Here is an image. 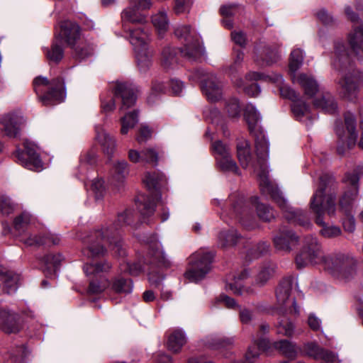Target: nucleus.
<instances>
[{
	"label": "nucleus",
	"instance_id": "obj_27",
	"mask_svg": "<svg viewBox=\"0 0 363 363\" xmlns=\"http://www.w3.org/2000/svg\"><path fill=\"white\" fill-rule=\"evenodd\" d=\"M63 259L62 255L60 253L56 255L48 254L44 256L42 262L44 264L43 272L45 274L50 277H55Z\"/></svg>",
	"mask_w": 363,
	"mask_h": 363
},
{
	"label": "nucleus",
	"instance_id": "obj_57",
	"mask_svg": "<svg viewBox=\"0 0 363 363\" xmlns=\"http://www.w3.org/2000/svg\"><path fill=\"white\" fill-rule=\"evenodd\" d=\"M212 148L216 157L218 158L227 157L230 155V151L228 145L223 144L221 141L218 140L213 143Z\"/></svg>",
	"mask_w": 363,
	"mask_h": 363
},
{
	"label": "nucleus",
	"instance_id": "obj_45",
	"mask_svg": "<svg viewBox=\"0 0 363 363\" xmlns=\"http://www.w3.org/2000/svg\"><path fill=\"white\" fill-rule=\"evenodd\" d=\"M233 337H224L218 335H211L206 337V344L212 349H220L233 344Z\"/></svg>",
	"mask_w": 363,
	"mask_h": 363
},
{
	"label": "nucleus",
	"instance_id": "obj_21",
	"mask_svg": "<svg viewBox=\"0 0 363 363\" xmlns=\"http://www.w3.org/2000/svg\"><path fill=\"white\" fill-rule=\"evenodd\" d=\"M21 118L16 114L7 113L0 121L1 128L9 138H16L20 133Z\"/></svg>",
	"mask_w": 363,
	"mask_h": 363
},
{
	"label": "nucleus",
	"instance_id": "obj_63",
	"mask_svg": "<svg viewBox=\"0 0 363 363\" xmlns=\"http://www.w3.org/2000/svg\"><path fill=\"white\" fill-rule=\"evenodd\" d=\"M315 15L317 18L324 25L331 26L334 23L333 16L325 9H319Z\"/></svg>",
	"mask_w": 363,
	"mask_h": 363
},
{
	"label": "nucleus",
	"instance_id": "obj_46",
	"mask_svg": "<svg viewBox=\"0 0 363 363\" xmlns=\"http://www.w3.org/2000/svg\"><path fill=\"white\" fill-rule=\"evenodd\" d=\"M216 162L221 171L240 174L238 167L235 161L231 157V155L227 157L218 158Z\"/></svg>",
	"mask_w": 363,
	"mask_h": 363
},
{
	"label": "nucleus",
	"instance_id": "obj_23",
	"mask_svg": "<svg viewBox=\"0 0 363 363\" xmlns=\"http://www.w3.org/2000/svg\"><path fill=\"white\" fill-rule=\"evenodd\" d=\"M0 329L7 333H16L20 330L18 315L5 310L0 311Z\"/></svg>",
	"mask_w": 363,
	"mask_h": 363
},
{
	"label": "nucleus",
	"instance_id": "obj_38",
	"mask_svg": "<svg viewBox=\"0 0 363 363\" xmlns=\"http://www.w3.org/2000/svg\"><path fill=\"white\" fill-rule=\"evenodd\" d=\"M275 272V265L271 263H267L262 265L255 279V285L257 286H264L267 281L272 277Z\"/></svg>",
	"mask_w": 363,
	"mask_h": 363
},
{
	"label": "nucleus",
	"instance_id": "obj_2",
	"mask_svg": "<svg viewBox=\"0 0 363 363\" xmlns=\"http://www.w3.org/2000/svg\"><path fill=\"white\" fill-rule=\"evenodd\" d=\"M133 217V211L126 210L118 213L114 222L108 224L100 230L92 233L86 241V247L83 250V254L92 258L103 257L106 252L104 243L107 242L116 255L124 256L125 251L120 239V230L123 227L131 225Z\"/></svg>",
	"mask_w": 363,
	"mask_h": 363
},
{
	"label": "nucleus",
	"instance_id": "obj_4",
	"mask_svg": "<svg viewBox=\"0 0 363 363\" xmlns=\"http://www.w3.org/2000/svg\"><path fill=\"white\" fill-rule=\"evenodd\" d=\"M150 195L140 196L136 201L137 208L143 218L153 215L155 202L161 198L160 190L166 184L165 176L159 172H147L143 179Z\"/></svg>",
	"mask_w": 363,
	"mask_h": 363
},
{
	"label": "nucleus",
	"instance_id": "obj_15",
	"mask_svg": "<svg viewBox=\"0 0 363 363\" xmlns=\"http://www.w3.org/2000/svg\"><path fill=\"white\" fill-rule=\"evenodd\" d=\"M359 169L354 168L345 174V179L342 181V206L343 201L345 205H350L357 197L359 189Z\"/></svg>",
	"mask_w": 363,
	"mask_h": 363
},
{
	"label": "nucleus",
	"instance_id": "obj_60",
	"mask_svg": "<svg viewBox=\"0 0 363 363\" xmlns=\"http://www.w3.org/2000/svg\"><path fill=\"white\" fill-rule=\"evenodd\" d=\"M96 155L94 152H87L81 155L80 168L82 170L87 165L94 166L96 163Z\"/></svg>",
	"mask_w": 363,
	"mask_h": 363
},
{
	"label": "nucleus",
	"instance_id": "obj_8",
	"mask_svg": "<svg viewBox=\"0 0 363 363\" xmlns=\"http://www.w3.org/2000/svg\"><path fill=\"white\" fill-rule=\"evenodd\" d=\"M213 257L214 254L210 252L199 251L192 254L189 258V267L185 272V277L194 282L203 279L211 269Z\"/></svg>",
	"mask_w": 363,
	"mask_h": 363
},
{
	"label": "nucleus",
	"instance_id": "obj_10",
	"mask_svg": "<svg viewBox=\"0 0 363 363\" xmlns=\"http://www.w3.org/2000/svg\"><path fill=\"white\" fill-rule=\"evenodd\" d=\"M198 77L201 79V88L206 99L216 102L222 99L223 83L214 74L206 73L203 70H196Z\"/></svg>",
	"mask_w": 363,
	"mask_h": 363
},
{
	"label": "nucleus",
	"instance_id": "obj_48",
	"mask_svg": "<svg viewBox=\"0 0 363 363\" xmlns=\"http://www.w3.org/2000/svg\"><path fill=\"white\" fill-rule=\"evenodd\" d=\"M33 218L31 215L27 212H23L17 216L13 220L14 228L19 233H23L27 229L28 226L33 223Z\"/></svg>",
	"mask_w": 363,
	"mask_h": 363
},
{
	"label": "nucleus",
	"instance_id": "obj_7",
	"mask_svg": "<svg viewBox=\"0 0 363 363\" xmlns=\"http://www.w3.org/2000/svg\"><path fill=\"white\" fill-rule=\"evenodd\" d=\"M174 35L184 46L179 52L189 60L194 61L203 54L201 38L196 30L188 25H179L174 28Z\"/></svg>",
	"mask_w": 363,
	"mask_h": 363
},
{
	"label": "nucleus",
	"instance_id": "obj_16",
	"mask_svg": "<svg viewBox=\"0 0 363 363\" xmlns=\"http://www.w3.org/2000/svg\"><path fill=\"white\" fill-rule=\"evenodd\" d=\"M363 86V72L352 69L345 74L344 84H342V94L350 100L356 97L359 86Z\"/></svg>",
	"mask_w": 363,
	"mask_h": 363
},
{
	"label": "nucleus",
	"instance_id": "obj_58",
	"mask_svg": "<svg viewBox=\"0 0 363 363\" xmlns=\"http://www.w3.org/2000/svg\"><path fill=\"white\" fill-rule=\"evenodd\" d=\"M264 55L263 63L262 65H269L275 62L279 57L278 49L277 48L265 47L262 51Z\"/></svg>",
	"mask_w": 363,
	"mask_h": 363
},
{
	"label": "nucleus",
	"instance_id": "obj_30",
	"mask_svg": "<svg viewBox=\"0 0 363 363\" xmlns=\"http://www.w3.org/2000/svg\"><path fill=\"white\" fill-rule=\"evenodd\" d=\"M230 199L233 201L231 216L239 220L245 227L250 228L251 226L245 223V217L248 216L249 210L244 205L243 196H239L237 201H234L233 196L230 197Z\"/></svg>",
	"mask_w": 363,
	"mask_h": 363
},
{
	"label": "nucleus",
	"instance_id": "obj_64",
	"mask_svg": "<svg viewBox=\"0 0 363 363\" xmlns=\"http://www.w3.org/2000/svg\"><path fill=\"white\" fill-rule=\"evenodd\" d=\"M192 4V0H175L174 12L180 14L189 11Z\"/></svg>",
	"mask_w": 363,
	"mask_h": 363
},
{
	"label": "nucleus",
	"instance_id": "obj_14",
	"mask_svg": "<svg viewBox=\"0 0 363 363\" xmlns=\"http://www.w3.org/2000/svg\"><path fill=\"white\" fill-rule=\"evenodd\" d=\"M81 28L74 21L66 20L59 24V30L56 32L55 39L64 42L67 46L74 48L80 40Z\"/></svg>",
	"mask_w": 363,
	"mask_h": 363
},
{
	"label": "nucleus",
	"instance_id": "obj_6",
	"mask_svg": "<svg viewBox=\"0 0 363 363\" xmlns=\"http://www.w3.org/2000/svg\"><path fill=\"white\" fill-rule=\"evenodd\" d=\"M33 86L39 101L44 106L60 104L65 98V83L60 77L50 81L46 77L38 76L33 79Z\"/></svg>",
	"mask_w": 363,
	"mask_h": 363
},
{
	"label": "nucleus",
	"instance_id": "obj_35",
	"mask_svg": "<svg viewBox=\"0 0 363 363\" xmlns=\"http://www.w3.org/2000/svg\"><path fill=\"white\" fill-rule=\"evenodd\" d=\"M178 49L167 47L162 53V66L164 69L169 71L175 69L178 65Z\"/></svg>",
	"mask_w": 363,
	"mask_h": 363
},
{
	"label": "nucleus",
	"instance_id": "obj_37",
	"mask_svg": "<svg viewBox=\"0 0 363 363\" xmlns=\"http://www.w3.org/2000/svg\"><path fill=\"white\" fill-rule=\"evenodd\" d=\"M240 238V235L237 233L234 228L229 230H223L220 232L218 240V245L221 247H228L234 246Z\"/></svg>",
	"mask_w": 363,
	"mask_h": 363
},
{
	"label": "nucleus",
	"instance_id": "obj_24",
	"mask_svg": "<svg viewBox=\"0 0 363 363\" xmlns=\"http://www.w3.org/2000/svg\"><path fill=\"white\" fill-rule=\"evenodd\" d=\"M352 51L358 57H363V23L355 26L348 35Z\"/></svg>",
	"mask_w": 363,
	"mask_h": 363
},
{
	"label": "nucleus",
	"instance_id": "obj_39",
	"mask_svg": "<svg viewBox=\"0 0 363 363\" xmlns=\"http://www.w3.org/2000/svg\"><path fill=\"white\" fill-rule=\"evenodd\" d=\"M274 347L290 359H295L298 355V348L295 344L289 340H282L275 342Z\"/></svg>",
	"mask_w": 363,
	"mask_h": 363
},
{
	"label": "nucleus",
	"instance_id": "obj_1",
	"mask_svg": "<svg viewBox=\"0 0 363 363\" xmlns=\"http://www.w3.org/2000/svg\"><path fill=\"white\" fill-rule=\"evenodd\" d=\"M255 148L259 165L258 176L259 177L260 191L262 194H269L279 205L284 212V217L289 222L308 227L310 222L306 214L301 210L295 209L288 205L282 197L277 186L273 184L265 175L266 160L269 155V143L264 135L260 133L255 138Z\"/></svg>",
	"mask_w": 363,
	"mask_h": 363
},
{
	"label": "nucleus",
	"instance_id": "obj_51",
	"mask_svg": "<svg viewBox=\"0 0 363 363\" xmlns=\"http://www.w3.org/2000/svg\"><path fill=\"white\" fill-rule=\"evenodd\" d=\"M74 57L82 60L92 55L94 52V46L91 44L81 43L76 45L74 48Z\"/></svg>",
	"mask_w": 363,
	"mask_h": 363
},
{
	"label": "nucleus",
	"instance_id": "obj_13",
	"mask_svg": "<svg viewBox=\"0 0 363 363\" xmlns=\"http://www.w3.org/2000/svg\"><path fill=\"white\" fill-rule=\"evenodd\" d=\"M320 250V247L316 238L313 236L306 237L304 246L295 259L297 267L301 269L315 262Z\"/></svg>",
	"mask_w": 363,
	"mask_h": 363
},
{
	"label": "nucleus",
	"instance_id": "obj_11",
	"mask_svg": "<svg viewBox=\"0 0 363 363\" xmlns=\"http://www.w3.org/2000/svg\"><path fill=\"white\" fill-rule=\"evenodd\" d=\"M294 282V278L284 279L277 289L276 296L281 310L298 315L299 308L296 303L294 297L291 296Z\"/></svg>",
	"mask_w": 363,
	"mask_h": 363
},
{
	"label": "nucleus",
	"instance_id": "obj_28",
	"mask_svg": "<svg viewBox=\"0 0 363 363\" xmlns=\"http://www.w3.org/2000/svg\"><path fill=\"white\" fill-rule=\"evenodd\" d=\"M313 106L328 113L333 114L337 110V103L330 93H324L313 101Z\"/></svg>",
	"mask_w": 363,
	"mask_h": 363
},
{
	"label": "nucleus",
	"instance_id": "obj_34",
	"mask_svg": "<svg viewBox=\"0 0 363 363\" xmlns=\"http://www.w3.org/2000/svg\"><path fill=\"white\" fill-rule=\"evenodd\" d=\"M96 138L102 146L104 152L108 155H111L116 147L115 140L100 126L96 127Z\"/></svg>",
	"mask_w": 363,
	"mask_h": 363
},
{
	"label": "nucleus",
	"instance_id": "obj_52",
	"mask_svg": "<svg viewBox=\"0 0 363 363\" xmlns=\"http://www.w3.org/2000/svg\"><path fill=\"white\" fill-rule=\"evenodd\" d=\"M166 87L162 82L155 80L152 83L151 91L147 97V103L153 104L157 99L160 94L165 92Z\"/></svg>",
	"mask_w": 363,
	"mask_h": 363
},
{
	"label": "nucleus",
	"instance_id": "obj_50",
	"mask_svg": "<svg viewBox=\"0 0 363 363\" xmlns=\"http://www.w3.org/2000/svg\"><path fill=\"white\" fill-rule=\"evenodd\" d=\"M113 177L121 182L129 173L128 164L125 160L118 161L113 167Z\"/></svg>",
	"mask_w": 363,
	"mask_h": 363
},
{
	"label": "nucleus",
	"instance_id": "obj_53",
	"mask_svg": "<svg viewBox=\"0 0 363 363\" xmlns=\"http://www.w3.org/2000/svg\"><path fill=\"white\" fill-rule=\"evenodd\" d=\"M294 332V325L292 322L289 321L285 317H282L277 325V333L287 337L293 335Z\"/></svg>",
	"mask_w": 363,
	"mask_h": 363
},
{
	"label": "nucleus",
	"instance_id": "obj_43",
	"mask_svg": "<svg viewBox=\"0 0 363 363\" xmlns=\"http://www.w3.org/2000/svg\"><path fill=\"white\" fill-rule=\"evenodd\" d=\"M152 23L160 35L165 33L169 28V19L164 11H160L153 15Z\"/></svg>",
	"mask_w": 363,
	"mask_h": 363
},
{
	"label": "nucleus",
	"instance_id": "obj_62",
	"mask_svg": "<svg viewBox=\"0 0 363 363\" xmlns=\"http://www.w3.org/2000/svg\"><path fill=\"white\" fill-rule=\"evenodd\" d=\"M143 161L146 163L156 165L158 161V153L153 148H147L143 150Z\"/></svg>",
	"mask_w": 363,
	"mask_h": 363
},
{
	"label": "nucleus",
	"instance_id": "obj_3",
	"mask_svg": "<svg viewBox=\"0 0 363 363\" xmlns=\"http://www.w3.org/2000/svg\"><path fill=\"white\" fill-rule=\"evenodd\" d=\"M333 184V177L323 174L320 177L318 189L311 199V208L316 214V223L323 226L321 234L326 238H333L340 234V230L335 226L325 225L323 216L326 211L329 216H333L335 211V196L330 193Z\"/></svg>",
	"mask_w": 363,
	"mask_h": 363
},
{
	"label": "nucleus",
	"instance_id": "obj_33",
	"mask_svg": "<svg viewBox=\"0 0 363 363\" xmlns=\"http://www.w3.org/2000/svg\"><path fill=\"white\" fill-rule=\"evenodd\" d=\"M133 288L132 280L122 276L114 277L111 283V289L116 294H128L132 292Z\"/></svg>",
	"mask_w": 363,
	"mask_h": 363
},
{
	"label": "nucleus",
	"instance_id": "obj_22",
	"mask_svg": "<svg viewBox=\"0 0 363 363\" xmlns=\"http://www.w3.org/2000/svg\"><path fill=\"white\" fill-rule=\"evenodd\" d=\"M303 353L315 359L322 360L325 363L333 362L336 356L331 352L325 350L315 342H308L303 345Z\"/></svg>",
	"mask_w": 363,
	"mask_h": 363
},
{
	"label": "nucleus",
	"instance_id": "obj_12",
	"mask_svg": "<svg viewBox=\"0 0 363 363\" xmlns=\"http://www.w3.org/2000/svg\"><path fill=\"white\" fill-rule=\"evenodd\" d=\"M24 147L25 150H18L16 152L17 162L28 169L40 172L43 169V163L36 147L30 143L26 142Z\"/></svg>",
	"mask_w": 363,
	"mask_h": 363
},
{
	"label": "nucleus",
	"instance_id": "obj_20",
	"mask_svg": "<svg viewBox=\"0 0 363 363\" xmlns=\"http://www.w3.org/2000/svg\"><path fill=\"white\" fill-rule=\"evenodd\" d=\"M19 281V274L10 270H0V294H10L16 292Z\"/></svg>",
	"mask_w": 363,
	"mask_h": 363
},
{
	"label": "nucleus",
	"instance_id": "obj_19",
	"mask_svg": "<svg viewBox=\"0 0 363 363\" xmlns=\"http://www.w3.org/2000/svg\"><path fill=\"white\" fill-rule=\"evenodd\" d=\"M299 238L291 230L281 229L273 238L275 248L279 251L290 252L294 247L298 245Z\"/></svg>",
	"mask_w": 363,
	"mask_h": 363
},
{
	"label": "nucleus",
	"instance_id": "obj_31",
	"mask_svg": "<svg viewBox=\"0 0 363 363\" xmlns=\"http://www.w3.org/2000/svg\"><path fill=\"white\" fill-rule=\"evenodd\" d=\"M135 7L130 4V6L125 9L121 13V19L123 26H126V23H131L135 26L137 24H145L147 22L146 17L138 12Z\"/></svg>",
	"mask_w": 363,
	"mask_h": 363
},
{
	"label": "nucleus",
	"instance_id": "obj_49",
	"mask_svg": "<svg viewBox=\"0 0 363 363\" xmlns=\"http://www.w3.org/2000/svg\"><path fill=\"white\" fill-rule=\"evenodd\" d=\"M59 40L53 42L50 50L47 49L46 56L47 58L52 62L58 63L64 56V50L62 45H59Z\"/></svg>",
	"mask_w": 363,
	"mask_h": 363
},
{
	"label": "nucleus",
	"instance_id": "obj_41",
	"mask_svg": "<svg viewBox=\"0 0 363 363\" xmlns=\"http://www.w3.org/2000/svg\"><path fill=\"white\" fill-rule=\"evenodd\" d=\"M237 155L240 165L247 168L251 160L250 145L247 141L240 142L237 145Z\"/></svg>",
	"mask_w": 363,
	"mask_h": 363
},
{
	"label": "nucleus",
	"instance_id": "obj_17",
	"mask_svg": "<svg viewBox=\"0 0 363 363\" xmlns=\"http://www.w3.org/2000/svg\"><path fill=\"white\" fill-rule=\"evenodd\" d=\"M113 91L114 96L121 99V111L131 107L135 103V90L132 84L127 82H117L113 87Z\"/></svg>",
	"mask_w": 363,
	"mask_h": 363
},
{
	"label": "nucleus",
	"instance_id": "obj_59",
	"mask_svg": "<svg viewBox=\"0 0 363 363\" xmlns=\"http://www.w3.org/2000/svg\"><path fill=\"white\" fill-rule=\"evenodd\" d=\"M342 225L345 230L347 232L352 233L355 230V219L351 209L345 210Z\"/></svg>",
	"mask_w": 363,
	"mask_h": 363
},
{
	"label": "nucleus",
	"instance_id": "obj_29",
	"mask_svg": "<svg viewBox=\"0 0 363 363\" xmlns=\"http://www.w3.org/2000/svg\"><path fill=\"white\" fill-rule=\"evenodd\" d=\"M186 342L184 333L181 329H174L168 336L167 347L174 353L179 352Z\"/></svg>",
	"mask_w": 363,
	"mask_h": 363
},
{
	"label": "nucleus",
	"instance_id": "obj_61",
	"mask_svg": "<svg viewBox=\"0 0 363 363\" xmlns=\"http://www.w3.org/2000/svg\"><path fill=\"white\" fill-rule=\"evenodd\" d=\"M226 111L228 116L231 118H235L240 116V107L239 102L235 99H232L226 104Z\"/></svg>",
	"mask_w": 363,
	"mask_h": 363
},
{
	"label": "nucleus",
	"instance_id": "obj_32",
	"mask_svg": "<svg viewBox=\"0 0 363 363\" xmlns=\"http://www.w3.org/2000/svg\"><path fill=\"white\" fill-rule=\"evenodd\" d=\"M324 268L330 275L339 278L340 275V258L338 252L330 253L324 259Z\"/></svg>",
	"mask_w": 363,
	"mask_h": 363
},
{
	"label": "nucleus",
	"instance_id": "obj_56",
	"mask_svg": "<svg viewBox=\"0 0 363 363\" xmlns=\"http://www.w3.org/2000/svg\"><path fill=\"white\" fill-rule=\"evenodd\" d=\"M16 206V204L10 197L6 195L0 196V210L2 214L9 215L14 211Z\"/></svg>",
	"mask_w": 363,
	"mask_h": 363
},
{
	"label": "nucleus",
	"instance_id": "obj_9",
	"mask_svg": "<svg viewBox=\"0 0 363 363\" xmlns=\"http://www.w3.org/2000/svg\"><path fill=\"white\" fill-rule=\"evenodd\" d=\"M111 268V264L107 262L96 264H86L84 266V271L87 276L93 275L94 277L89 281L87 293L89 295L99 294L108 286V283L100 274L107 272Z\"/></svg>",
	"mask_w": 363,
	"mask_h": 363
},
{
	"label": "nucleus",
	"instance_id": "obj_55",
	"mask_svg": "<svg viewBox=\"0 0 363 363\" xmlns=\"http://www.w3.org/2000/svg\"><path fill=\"white\" fill-rule=\"evenodd\" d=\"M292 102L291 111L297 118H302L308 111V106L298 98Z\"/></svg>",
	"mask_w": 363,
	"mask_h": 363
},
{
	"label": "nucleus",
	"instance_id": "obj_26",
	"mask_svg": "<svg viewBox=\"0 0 363 363\" xmlns=\"http://www.w3.org/2000/svg\"><path fill=\"white\" fill-rule=\"evenodd\" d=\"M22 241L27 246H39L42 245H56L60 242V238L57 235L48 233L45 235H30Z\"/></svg>",
	"mask_w": 363,
	"mask_h": 363
},
{
	"label": "nucleus",
	"instance_id": "obj_40",
	"mask_svg": "<svg viewBox=\"0 0 363 363\" xmlns=\"http://www.w3.org/2000/svg\"><path fill=\"white\" fill-rule=\"evenodd\" d=\"M252 205L256 208L258 217L264 221H270L274 217L273 209L269 206L259 203V198L252 197L250 199Z\"/></svg>",
	"mask_w": 363,
	"mask_h": 363
},
{
	"label": "nucleus",
	"instance_id": "obj_47",
	"mask_svg": "<svg viewBox=\"0 0 363 363\" xmlns=\"http://www.w3.org/2000/svg\"><path fill=\"white\" fill-rule=\"evenodd\" d=\"M121 133L123 135L127 134L128 130L133 128L138 122V114L135 111L130 112L125 115L121 119Z\"/></svg>",
	"mask_w": 363,
	"mask_h": 363
},
{
	"label": "nucleus",
	"instance_id": "obj_54",
	"mask_svg": "<svg viewBox=\"0 0 363 363\" xmlns=\"http://www.w3.org/2000/svg\"><path fill=\"white\" fill-rule=\"evenodd\" d=\"M303 60V51L301 49H294L291 53L289 69L295 72L301 65Z\"/></svg>",
	"mask_w": 363,
	"mask_h": 363
},
{
	"label": "nucleus",
	"instance_id": "obj_44",
	"mask_svg": "<svg viewBox=\"0 0 363 363\" xmlns=\"http://www.w3.org/2000/svg\"><path fill=\"white\" fill-rule=\"evenodd\" d=\"M245 118L250 131H252V130L261 120L259 113L257 111L255 106L252 104H249L246 106L245 108Z\"/></svg>",
	"mask_w": 363,
	"mask_h": 363
},
{
	"label": "nucleus",
	"instance_id": "obj_25",
	"mask_svg": "<svg viewBox=\"0 0 363 363\" xmlns=\"http://www.w3.org/2000/svg\"><path fill=\"white\" fill-rule=\"evenodd\" d=\"M294 83L298 84L304 90L305 94L309 97L313 96L318 91V84L313 76L301 73L291 77Z\"/></svg>",
	"mask_w": 363,
	"mask_h": 363
},
{
	"label": "nucleus",
	"instance_id": "obj_18",
	"mask_svg": "<svg viewBox=\"0 0 363 363\" xmlns=\"http://www.w3.org/2000/svg\"><path fill=\"white\" fill-rule=\"evenodd\" d=\"M345 131L344 133L345 141L342 147V154L353 149L357 144V122L354 116L350 112H347L344 116Z\"/></svg>",
	"mask_w": 363,
	"mask_h": 363
},
{
	"label": "nucleus",
	"instance_id": "obj_36",
	"mask_svg": "<svg viewBox=\"0 0 363 363\" xmlns=\"http://www.w3.org/2000/svg\"><path fill=\"white\" fill-rule=\"evenodd\" d=\"M250 276L248 269H243L237 275L234 276L233 282L226 285V289L230 290L235 294L242 295L245 291L247 293H252V290L249 289H243L241 281L246 279Z\"/></svg>",
	"mask_w": 363,
	"mask_h": 363
},
{
	"label": "nucleus",
	"instance_id": "obj_42",
	"mask_svg": "<svg viewBox=\"0 0 363 363\" xmlns=\"http://www.w3.org/2000/svg\"><path fill=\"white\" fill-rule=\"evenodd\" d=\"M273 81L277 86L279 87L280 95L286 99H289L291 101H295L298 99V94L291 89L288 85L284 84V79L281 75H275L273 78Z\"/></svg>",
	"mask_w": 363,
	"mask_h": 363
},
{
	"label": "nucleus",
	"instance_id": "obj_5",
	"mask_svg": "<svg viewBox=\"0 0 363 363\" xmlns=\"http://www.w3.org/2000/svg\"><path fill=\"white\" fill-rule=\"evenodd\" d=\"M123 27L128 32V39L133 46L140 70L146 72L151 65L152 56V51L148 48L149 29L144 24L135 25L130 28L123 25Z\"/></svg>",
	"mask_w": 363,
	"mask_h": 363
}]
</instances>
